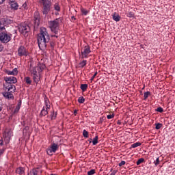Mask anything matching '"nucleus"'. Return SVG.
Here are the masks:
<instances>
[{
  "instance_id": "5701e85b",
  "label": "nucleus",
  "mask_w": 175,
  "mask_h": 175,
  "mask_svg": "<svg viewBox=\"0 0 175 175\" xmlns=\"http://www.w3.org/2000/svg\"><path fill=\"white\" fill-rule=\"evenodd\" d=\"M44 103L46 106V109H50V101L49 100V98H47V96H45L44 97Z\"/></svg>"
},
{
  "instance_id": "e433bc0d",
  "label": "nucleus",
  "mask_w": 175,
  "mask_h": 175,
  "mask_svg": "<svg viewBox=\"0 0 175 175\" xmlns=\"http://www.w3.org/2000/svg\"><path fill=\"white\" fill-rule=\"evenodd\" d=\"M144 161V159L143 158H140L139 159H138V161H137V166H139L140 163H143Z\"/></svg>"
},
{
  "instance_id": "8fccbe9b",
  "label": "nucleus",
  "mask_w": 175,
  "mask_h": 175,
  "mask_svg": "<svg viewBox=\"0 0 175 175\" xmlns=\"http://www.w3.org/2000/svg\"><path fill=\"white\" fill-rule=\"evenodd\" d=\"M52 118H56L57 117V113H54V112H53V114L51 115Z\"/></svg>"
},
{
  "instance_id": "6ab92c4d",
  "label": "nucleus",
  "mask_w": 175,
  "mask_h": 175,
  "mask_svg": "<svg viewBox=\"0 0 175 175\" xmlns=\"http://www.w3.org/2000/svg\"><path fill=\"white\" fill-rule=\"evenodd\" d=\"M50 148L51 149V151H53V152H55L57 151V150H58V148H59L58 144L53 143L51 146Z\"/></svg>"
},
{
  "instance_id": "1a4fd4ad",
  "label": "nucleus",
  "mask_w": 175,
  "mask_h": 175,
  "mask_svg": "<svg viewBox=\"0 0 175 175\" xmlns=\"http://www.w3.org/2000/svg\"><path fill=\"white\" fill-rule=\"evenodd\" d=\"M91 53V48L90 46H85L83 51L81 52V58H88V54Z\"/></svg>"
},
{
  "instance_id": "c756f323",
  "label": "nucleus",
  "mask_w": 175,
  "mask_h": 175,
  "mask_svg": "<svg viewBox=\"0 0 175 175\" xmlns=\"http://www.w3.org/2000/svg\"><path fill=\"white\" fill-rule=\"evenodd\" d=\"M87 65V60H83L79 63V67L80 68H84Z\"/></svg>"
},
{
  "instance_id": "9b49d317",
  "label": "nucleus",
  "mask_w": 175,
  "mask_h": 175,
  "mask_svg": "<svg viewBox=\"0 0 175 175\" xmlns=\"http://www.w3.org/2000/svg\"><path fill=\"white\" fill-rule=\"evenodd\" d=\"M2 95L5 99H14V96H13V92H2Z\"/></svg>"
},
{
  "instance_id": "bb28decb",
  "label": "nucleus",
  "mask_w": 175,
  "mask_h": 175,
  "mask_svg": "<svg viewBox=\"0 0 175 175\" xmlns=\"http://www.w3.org/2000/svg\"><path fill=\"white\" fill-rule=\"evenodd\" d=\"M81 12L83 16H87L90 13V10H87L84 9L83 8H81Z\"/></svg>"
},
{
  "instance_id": "393cba45",
  "label": "nucleus",
  "mask_w": 175,
  "mask_h": 175,
  "mask_svg": "<svg viewBox=\"0 0 175 175\" xmlns=\"http://www.w3.org/2000/svg\"><path fill=\"white\" fill-rule=\"evenodd\" d=\"M26 84H28L29 85H31L32 84V81L31 80V78L29 77H26L24 79Z\"/></svg>"
},
{
  "instance_id": "a211bd4d",
  "label": "nucleus",
  "mask_w": 175,
  "mask_h": 175,
  "mask_svg": "<svg viewBox=\"0 0 175 175\" xmlns=\"http://www.w3.org/2000/svg\"><path fill=\"white\" fill-rule=\"evenodd\" d=\"M36 67L38 68V73H40V72H43V70L46 68V65L44 64H40V65Z\"/></svg>"
},
{
  "instance_id": "0e129e2a",
  "label": "nucleus",
  "mask_w": 175,
  "mask_h": 175,
  "mask_svg": "<svg viewBox=\"0 0 175 175\" xmlns=\"http://www.w3.org/2000/svg\"><path fill=\"white\" fill-rule=\"evenodd\" d=\"M55 16H58V14H59V13L55 12Z\"/></svg>"
},
{
  "instance_id": "c85d7f7f",
  "label": "nucleus",
  "mask_w": 175,
  "mask_h": 175,
  "mask_svg": "<svg viewBox=\"0 0 175 175\" xmlns=\"http://www.w3.org/2000/svg\"><path fill=\"white\" fill-rule=\"evenodd\" d=\"M99 139V137H98V135H96L92 140V144L93 146H96V144H98V140Z\"/></svg>"
},
{
  "instance_id": "39448f33",
  "label": "nucleus",
  "mask_w": 175,
  "mask_h": 175,
  "mask_svg": "<svg viewBox=\"0 0 175 175\" xmlns=\"http://www.w3.org/2000/svg\"><path fill=\"white\" fill-rule=\"evenodd\" d=\"M19 32L23 35L25 38H28L29 32H31V27L26 23H22L18 27Z\"/></svg>"
},
{
  "instance_id": "c9c22d12",
  "label": "nucleus",
  "mask_w": 175,
  "mask_h": 175,
  "mask_svg": "<svg viewBox=\"0 0 175 175\" xmlns=\"http://www.w3.org/2000/svg\"><path fill=\"white\" fill-rule=\"evenodd\" d=\"M155 125V129L157 130L159 129L161 126H163V124H162V123H157Z\"/></svg>"
},
{
  "instance_id": "09e8293b",
  "label": "nucleus",
  "mask_w": 175,
  "mask_h": 175,
  "mask_svg": "<svg viewBox=\"0 0 175 175\" xmlns=\"http://www.w3.org/2000/svg\"><path fill=\"white\" fill-rule=\"evenodd\" d=\"M126 162L125 161H122L120 163H119V166L121 167V166H124V165H125Z\"/></svg>"
},
{
  "instance_id": "4d7b16f0",
  "label": "nucleus",
  "mask_w": 175,
  "mask_h": 175,
  "mask_svg": "<svg viewBox=\"0 0 175 175\" xmlns=\"http://www.w3.org/2000/svg\"><path fill=\"white\" fill-rule=\"evenodd\" d=\"M0 146H3V140L0 139Z\"/></svg>"
},
{
  "instance_id": "f03ea898",
  "label": "nucleus",
  "mask_w": 175,
  "mask_h": 175,
  "mask_svg": "<svg viewBox=\"0 0 175 175\" xmlns=\"http://www.w3.org/2000/svg\"><path fill=\"white\" fill-rule=\"evenodd\" d=\"M39 3L42 5V14L47 17V15L51 11V6L53 5L51 0H39Z\"/></svg>"
},
{
  "instance_id": "f3484780",
  "label": "nucleus",
  "mask_w": 175,
  "mask_h": 175,
  "mask_svg": "<svg viewBox=\"0 0 175 175\" xmlns=\"http://www.w3.org/2000/svg\"><path fill=\"white\" fill-rule=\"evenodd\" d=\"M31 75H33V76L37 75H40V72H39V70L38 68L33 67V68L31 70Z\"/></svg>"
},
{
  "instance_id": "473e14b6",
  "label": "nucleus",
  "mask_w": 175,
  "mask_h": 175,
  "mask_svg": "<svg viewBox=\"0 0 175 175\" xmlns=\"http://www.w3.org/2000/svg\"><path fill=\"white\" fill-rule=\"evenodd\" d=\"M53 152H54V151L51 150V148L46 149V154L50 155V157L53 155Z\"/></svg>"
},
{
  "instance_id": "72a5a7b5",
  "label": "nucleus",
  "mask_w": 175,
  "mask_h": 175,
  "mask_svg": "<svg viewBox=\"0 0 175 175\" xmlns=\"http://www.w3.org/2000/svg\"><path fill=\"white\" fill-rule=\"evenodd\" d=\"M150 95H151V92H145L144 94V100H146V99H147V98H148V96H150Z\"/></svg>"
},
{
  "instance_id": "a18cd8bd",
  "label": "nucleus",
  "mask_w": 175,
  "mask_h": 175,
  "mask_svg": "<svg viewBox=\"0 0 175 175\" xmlns=\"http://www.w3.org/2000/svg\"><path fill=\"white\" fill-rule=\"evenodd\" d=\"M5 150L6 148H3L2 149H0V157L3 154V152H5Z\"/></svg>"
},
{
  "instance_id": "423d86ee",
  "label": "nucleus",
  "mask_w": 175,
  "mask_h": 175,
  "mask_svg": "<svg viewBox=\"0 0 175 175\" xmlns=\"http://www.w3.org/2000/svg\"><path fill=\"white\" fill-rule=\"evenodd\" d=\"M40 25V13L36 11L33 14V31H38L39 29V26Z\"/></svg>"
},
{
  "instance_id": "69168bd1",
  "label": "nucleus",
  "mask_w": 175,
  "mask_h": 175,
  "mask_svg": "<svg viewBox=\"0 0 175 175\" xmlns=\"http://www.w3.org/2000/svg\"><path fill=\"white\" fill-rule=\"evenodd\" d=\"M144 88H145V86H144V87L142 88V90H144Z\"/></svg>"
},
{
  "instance_id": "13d9d810",
  "label": "nucleus",
  "mask_w": 175,
  "mask_h": 175,
  "mask_svg": "<svg viewBox=\"0 0 175 175\" xmlns=\"http://www.w3.org/2000/svg\"><path fill=\"white\" fill-rule=\"evenodd\" d=\"M74 115L77 116V109L74 110Z\"/></svg>"
},
{
  "instance_id": "79ce46f5",
  "label": "nucleus",
  "mask_w": 175,
  "mask_h": 175,
  "mask_svg": "<svg viewBox=\"0 0 175 175\" xmlns=\"http://www.w3.org/2000/svg\"><path fill=\"white\" fill-rule=\"evenodd\" d=\"M156 111H158L159 113H163V108L162 107H158L157 109H156Z\"/></svg>"
},
{
  "instance_id": "680f3d73",
  "label": "nucleus",
  "mask_w": 175,
  "mask_h": 175,
  "mask_svg": "<svg viewBox=\"0 0 175 175\" xmlns=\"http://www.w3.org/2000/svg\"><path fill=\"white\" fill-rule=\"evenodd\" d=\"M71 19H72V20H76V18H75V16H72V17H71Z\"/></svg>"
},
{
  "instance_id": "9d476101",
  "label": "nucleus",
  "mask_w": 175,
  "mask_h": 175,
  "mask_svg": "<svg viewBox=\"0 0 175 175\" xmlns=\"http://www.w3.org/2000/svg\"><path fill=\"white\" fill-rule=\"evenodd\" d=\"M3 88L5 91L8 90V92H16V86L14 85L10 84V83H5L3 84ZM10 90H13L12 91H10Z\"/></svg>"
},
{
  "instance_id": "6e6552de",
  "label": "nucleus",
  "mask_w": 175,
  "mask_h": 175,
  "mask_svg": "<svg viewBox=\"0 0 175 175\" xmlns=\"http://www.w3.org/2000/svg\"><path fill=\"white\" fill-rule=\"evenodd\" d=\"M5 84H16L17 83V78L16 77H4Z\"/></svg>"
},
{
  "instance_id": "e2e57ef3",
  "label": "nucleus",
  "mask_w": 175,
  "mask_h": 175,
  "mask_svg": "<svg viewBox=\"0 0 175 175\" xmlns=\"http://www.w3.org/2000/svg\"><path fill=\"white\" fill-rule=\"evenodd\" d=\"M89 142H90V143H92V139L90 138V139H89Z\"/></svg>"
},
{
  "instance_id": "4468645a",
  "label": "nucleus",
  "mask_w": 175,
  "mask_h": 175,
  "mask_svg": "<svg viewBox=\"0 0 175 175\" xmlns=\"http://www.w3.org/2000/svg\"><path fill=\"white\" fill-rule=\"evenodd\" d=\"M5 72L7 73V75L11 76H17V75H18V70H17V68H14L12 71L6 70Z\"/></svg>"
},
{
  "instance_id": "0eeeda50",
  "label": "nucleus",
  "mask_w": 175,
  "mask_h": 175,
  "mask_svg": "<svg viewBox=\"0 0 175 175\" xmlns=\"http://www.w3.org/2000/svg\"><path fill=\"white\" fill-rule=\"evenodd\" d=\"M29 55L27 49L24 46H21L18 49V55L19 57H27Z\"/></svg>"
},
{
  "instance_id": "7c9ffc66",
  "label": "nucleus",
  "mask_w": 175,
  "mask_h": 175,
  "mask_svg": "<svg viewBox=\"0 0 175 175\" xmlns=\"http://www.w3.org/2000/svg\"><path fill=\"white\" fill-rule=\"evenodd\" d=\"M126 16L129 17L130 18H135V14L132 12H130L126 14Z\"/></svg>"
},
{
  "instance_id": "58836bf2",
  "label": "nucleus",
  "mask_w": 175,
  "mask_h": 175,
  "mask_svg": "<svg viewBox=\"0 0 175 175\" xmlns=\"http://www.w3.org/2000/svg\"><path fill=\"white\" fill-rule=\"evenodd\" d=\"M106 120V117L103 116L101 118H100V120L98 121V124H102V122H103V121Z\"/></svg>"
},
{
  "instance_id": "aec40b11",
  "label": "nucleus",
  "mask_w": 175,
  "mask_h": 175,
  "mask_svg": "<svg viewBox=\"0 0 175 175\" xmlns=\"http://www.w3.org/2000/svg\"><path fill=\"white\" fill-rule=\"evenodd\" d=\"M112 18L113 20H114V21H116V23H118V21H120L121 20V16H119L118 14H114L112 16Z\"/></svg>"
},
{
  "instance_id": "7ed1b4c3",
  "label": "nucleus",
  "mask_w": 175,
  "mask_h": 175,
  "mask_svg": "<svg viewBox=\"0 0 175 175\" xmlns=\"http://www.w3.org/2000/svg\"><path fill=\"white\" fill-rule=\"evenodd\" d=\"M64 18H57L53 21H51L49 24V28L53 33L57 35L58 33V31H59V23H62V21Z\"/></svg>"
},
{
  "instance_id": "603ef678",
  "label": "nucleus",
  "mask_w": 175,
  "mask_h": 175,
  "mask_svg": "<svg viewBox=\"0 0 175 175\" xmlns=\"http://www.w3.org/2000/svg\"><path fill=\"white\" fill-rule=\"evenodd\" d=\"M6 0H0V5H3V3H5V1Z\"/></svg>"
},
{
  "instance_id": "412c9836",
  "label": "nucleus",
  "mask_w": 175,
  "mask_h": 175,
  "mask_svg": "<svg viewBox=\"0 0 175 175\" xmlns=\"http://www.w3.org/2000/svg\"><path fill=\"white\" fill-rule=\"evenodd\" d=\"M49 114V111H47V109H45L44 107L41 110V112L40 113V117H44Z\"/></svg>"
},
{
  "instance_id": "4c0bfd02",
  "label": "nucleus",
  "mask_w": 175,
  "mask_h": 175,
  "mask_svg": "<svg viewBox=\"0 0 175 175\" xmlns=\"http://www.w3.org/2000/svg\"><path fill=\"white\" fill-rule=\"evenodd\" d=\"M95 174V170H91L88 172V175H94Z\"/></svg>"
},
{
  "instance_id": "a878e982",
  "label": "nucleus",
  "mask_w": 175,
  "mask_h": 175,
  "mask_svg": "<svg viewBox=\"0 0 175 175\" xmlns=\"http://www.w3.org/2000/svg\"><path fill=\"white\" fill-rule=\"evenodd\" d=\"M81 90L83 91V92L87 91V89L88 88V84H81L80 87Z\"/></svg>"
},
{
  "instance_id": "37998d69",
  "label": "nucleus",
  "mask_w": 175,
  "mask_h": 175,
  "mask_svg": "<svg viewBox=\"0 0 175 175\" xmlns=\"http://www.w3.org/2000/svg\"><path fill=\"white\" fill-rule=\"evenodd\" d=\"M98 75V72H96L94 75L92 76V77L90 79L91 83H92V81H94V79H95V77Z\"/></svg>"
},
{
  "instance_id": "4be33fe9",
  "label": "nucleus",
  "mask_w": 175,
  "mask_h": 175,
  "mask_svg": "<svg viewBox=\"0 0 175 175\" xmlns=\"http://www.w3.org/2000/svg\"><path fill=\"white\" fill-rule=\"evenodd\" d=\"M40 74H38L37 75H33V80L34 83H36V84H38V83H39V81L40 80Z\"/></svg>"
},
{
  "instance_id": "de8ad7c7",
  "label": "nucleus",
  "mask_w": 175,
  "mask_h": 175,
  "mask_svg": "<svg viewBox=\"0 0 175 175\" xmlns=\"http://www.w3.org/2000/svg\"><path fill=\"white\" fill-rule=\"evenodd\" d=\"M29 131V126H27L24 128L23 132H28Z\"/></svg>"
},
{
  "instance_id": "ea45409f",
  "label": "nucleus",
  "mask_w": 175,
  "mask_h": 175,
  "mask_svg": "<svg viewBox=\"0 0 175 175\" xmlns=\"http://www.w3.org/2000/svg\"><path fill=\"white\" fill-rule=\"evenodd\" d=\"M154 163L155 166H158V165H159V157H157L156 159V161H154Z\"/></svg>"
},
{
  "instance_id": "f257e3e1",
  "label": "nucleus",
  "mask_w": 175,
  "mask_h": 175,
  "mask_svg": "<svg viewBox=\"0 0 175 175\" xmlns=\"http://www.w3.org/2000/svg\"><path fill=\"white\" fill-rule=\"evenodd\" d=\"M38 44L40 50H46L47 47H51L53 49L55 46V41L54 40H50V35L47 32V29H40V33L37 38Z\"/></svg>"
},
{
  "instance_id": "2f4dec72",
  "label": "nucleus",
  "mask_w": 175,
  "mask_h": 175,
  "mask_svg": "<svg viewBox=\"0 0 175 175\" xmlns=\"http://www.w3.org/2000/svg\"><path fill=\"white\" fill-rule=\"evenodd\" d=\"M78 102H79V103H84V102H85V98H84V97H83V96H80L78 98Z\"/></svg>"
},
{
  "instance_id": "3c124183",
  "label": "nucleus",
  "mask_w": 175,
  "mask_h": 175,
  "mask_svg": "<svg viewBox=\"0 0 175 175\" xmlns=\"http://www.w3.org/2000/svg\"><path fill=\"white\" fill-rule=\"evenodd\" d=\"M117 172H118L117 170H113L112 173L110 174V175H116L117 174Z\"/></svg>"
},
{
  "instance_id": "c03bdc74",
  "label": "nucleus",
  "mask_w": 175,
  "mask_h": 175,
  "mask_svg": "<svg viewBox=\"0 0 175 175\" xmlns=\"http://www.w3.org/2000/svg\"><path fill=\"white\" fill-rule=\"evenodd\" d=\"M107 118L108 120H111V118H114V113H113L112 115H107Z\"/></svg>"
},
{
  "instance_id": "20e7f679",
  "label": "nucleus",
  "mask_w": 175,
  "mask_h": 175,
  "mask_svg": "<svg viewBox=\"0 0 175 175\" xmlns=\"http://www.w3.org/2000/svg\"><path fill=\"white\" fill-rule=\"evenodd\" d=\"M12 40V34L3 30L0 31V42L4 44L9 43Z\"/></svg>"
},
{
  "instance_id": "052dcab7",
  "label": "nucleus",
  "mask_w": 175,
  "mask_h": 175,
  "mask_svg": "<svg viewBox=\"0 0 175 175\" xmlns=\"http://www.w3.org/2000/svg\"><path fill=\"white\" fill-rule=\"evenodd\" d=\"M117 124L118 125H121V120H118Z\"/></svg>"
},
{
  "instance_id": "864d4df0",
  "label": "nucleus",
  "mask_w": 175,
  "mask_h": 175,
  "mask_svg": "<svg viewBox=\"0 0 175 175\" xmlns=\"http://www.w3.org/2000/svg\"><path fill=\"white\" fill-rule=\"evenodd\" d=\"M18 111L19 110L17 109V107H16V108L14 111V114H15V113H18Z\"/></svg>"
},
{
  "instance_id": "ddd939ff",
  "label": "nucleus",
  "mask_w": 175,
  "mask_h": 175,
  "mask_svg": "<svg viewBox=\"0 0 175 175\" xmlns=\"http://www.w3.org/2000/svg\"><path fill=\"white\" fill-rule=\"evenodd\" d=\"M8 4L10 5L11 9H14V10H17L18 9V3L16 1L10 0L8 1Z\"/></svg>"
},
{
  "instance_id": "49530a36",
  "label": "nucleus",
  "mask_w": 175,
  "mask_h": 175,
  "mask_svg": "<svg viewBox=\"0 0 175 175\" xmlns=\"http://www.w3.org/2000/svg\"><path fill=\"white\" fill-rule=\"evenodd\" d=\"M16 107L18 110H20V108L21 107V100H20L19 102L18 103Z\"/></svg>"
},
{
  "instance_id": "cd10ccee",
  "label": "nucleus",
  "mask_w": 175,
  "mask_h": 175,
  "mask_svg": "<svg viewBox=\"0 0 175 175\" xmlns=\"http://www.w3.org/2000/svg\"><path fill=\"white\" fill-rule=\"evenodd\" d=\"M142 146V142H136L131 145L130 148H136V147H140Z\"/></svg>"
},
{
  "instance_id": "b1692460",
  "label": "nucleus",
  "mask_w": 175,
  "mask_h": 175,
  "mask_svg": "<svg viewBox=\"0 0 175 175\" xmlns=\"http://www.w3.org/2000/svg\"><path fill=\"white\" fill-rule=\"evenodd\" d=\"M53 9L56 12H61V7L59 6V4L58 3H55L53 5Z\"/></svg>"
},
{
  "instance_id": "2eb2a0df",
  "label": "nucleus",
  "mask_w": 175,
  "mask_h": 175,
  "mask_svg": "<svg viewBox=\"0 0 175 175\" xmlns=\"http://www.w3.org/2000/svg\"><path fill=\"white\" fill-rule=\"evenodd\" d=\"M16 173L19 175L25 174V168L24 167H18L16 169Z\"/></svg>"
},
{
  "instance_id": "a19ab883",
  "label": "nucleus",
  "mask_w": 175,
  "mask_h": 175,
  "mask_svg": "<svg viewBox=\"0 0 175 175\" xmlns=\"http://www.w3.org/2000/svg\"><path fill=\"white\" fill-rule=\"evenodd\" d=\"M31 174H32V175H38V170H36V169H33V170H31Z\"/></svg>"
},
{
  "instance_id": "f704fd0d",
  "label": "nucleus",
  "mask_w": 175,
  "mask_h": 175,
  "mask_svg": "<svg viewBox=\"0 0 175 175\" xmlns=\"http://www.w3.org/2000/svg\"><path fill=\"white\" fill-rule=\"evenodd\" d=\"M83 137L88 138V131L87 130L85 129L83 131Z\"/></svg>"
},
{
  "instance_id": "dca6fc26",
  "label": "nucleus",
  "mask_w": 175,
  "mask_h": 175,
  "mask_svg": "<svg viewBox=\"0 0 175 175\" xmlns=\"http://www.w3.org/2000/svg\"><path fill=\"white\" fill-rule=\"evenodd\" d=\"M5 24H6V21L5 18H0V32L6 29L4 26Z\"/></svg>"
},
{
  "instance_id": "5fc2aeb1",
  "label": "nucleus",
  "mask_w": 175,
  "mask_h": 175,
  "mask_svg": "<svg viewBox=\"0 0 175 175\" xmlns=\"http://www.w3.org/2000/svg\"><path fill=\"white\" fill-rule=\"evenodd\" d=\"M23 8L24 9H27V3H25L23 5Z\"/></svg>"
},
{
  "instance_id": "bf43d9fd",
  "label": "nucleus",
  "mask_w": 175,
  "mask_h": 175,
  "mask_svg": "<svg viewBox=\"0 0 175 175\" xmlns=\"http://www.w3.org/2000/svg\"><path fill=\"white\" fill-rule=\"evenodd\" d=\"M51 38H58V36H57V35H51Z\"/></svg>"
},
{
  "instance_id": "6e6d98bb",
  "label": "nucleus",
  "mask_w": 175,
  "mask_h": 175,
  "mask_svg": "<svg viewBox=\"0 0 175 175\" xmlns=\"http://www.w3.org/2000/svg\"><path fill=\"white\" fill-rule=\"evenodd\" d=\"M2 110H3V107H2V105L0 104V113L2 111Z\"/></svg>"
},
{
  "instance_id": "f8f14e48",
  "label": "nucleus",
  "mask_w": 175,
  "mask_h": 175,
  "mask_svg": "<svg viewBox=\"0 0 175 175\" xmlns=\"http://www.w3.org/2000/svg\"><path fill=\"white\" fill-rule=\"evenodd\" d=\"M3 136L5 138V143L7 144H9V142H10V139L12 137V133L10 132V131H5Z\"/></svg>"
},
{
  "instance_id": "338daca9",
  "label": "nucleus",
  "mask_w": 175,
  "mask_h": 175,
  "mask_svg": "<svg viewBox=\"0 0 175 175\" xmlns=\"http://www.w3.org/2000/svg\"><path fill=\"white\" fill-rule=\"evenodd\" d=\"M0 14H1V10H0Z\"/></svg>"
}]
</instances>
